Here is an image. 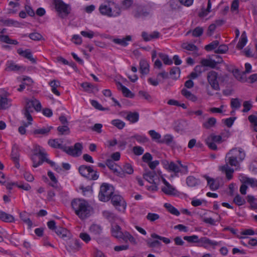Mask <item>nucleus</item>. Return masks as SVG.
I'll list each match as a JSON object with an SVG mask.
<instances>
[{"mask_svg": "<svg viewBox=\"0 0 257 257\" xmlns=\"http://www.w3.org/2000/svg\"><path fill=\"white\" fill-rule=\"evenodd\" d=\"M75 214L81 219H84L90 215L92 207L88 202L82 199H74L71 203Z\"/></svg>", "mask_w": 257, "mask_h": 257, "instance_id": "obj_1", "label": "nucleus"}, {"mask_svg": "<svg viewBox=\"0 0 257 257\" xmlns=\"http://www.w3.org/2000/svg\"><path fill=\"white\" fill-rule=\"evenodd\" d=\"M225 160L226 164L223 166H220L219 170L225 173L226 178L228 180H230L232 178V174L234 172V170L231 168L229 165L232 167L239 168L240 162L238 160H236L232 155H229L228 152L226 155Z\"/></svg>", "mask_w": 257, "mask_h": 257, "instance_id": "obj_2", "label": "nucleus"}, {"mask_svg": "<svg viewBox=\"0 0 257 257\" xmlns=\"http://www.w3.org/2000/svg\"><path fill=\"white\" fill-rule=\"evenodd\" d=\"M113 5V3L101 4L99 8V12L101 15L108 17H116L119 16L121 13L120 9L116 6H115L114 8L111 7V5Z\"/></svg>", "mask_w": 257, "mask_h": 257, "instance_id": "obj_3", "label": "nucleus"}, {"mask_svg": "<svg viewBox=\"0 0 257 257\" xmlns=\"http://www.w3.org/2000/svg\"><path fill=\"white\" fill-rule=\"evenodd\" d=\"M78 171L82 176L89 180H96L99 177L97 171L90 166L81 165L79 167Z\"/></svg>", "mask_w": 257, "mask_h": 257, "instance_id": "obj_4", "label": "nucleus"}, {"mask_svg": "<svg viewBox=\"0 0 257 257\" xmlns=\"http://www.w3.org/2000/svg\"><path fill=\"white\" fill-rule=\"evenodd\" d=\"M113 193V187L106 183H103L100 187L98 194L99 199L101 201H108Z\"/></svg>", "mask_w": 257, "mask_h": 257, "instance_id": "obj_5", "label": "nucleus"}, {"mask_svg": "<svg viewBox=\"0 0 257 257\" xmlns=\"http://www.w3.org/2000/svg\"><path fill=\"white\" fill-rule=\"evenodd\" d=\"M55 9L61 18L66 17L70 13L71 9L68 5L65 4L61 0H53Z\"/></svg>", "mask_w": 257, "mask_h": 257, "instance_id": "obj_6", "label": "nucleus"}, {"mask_svg": "<svg viewBox=\"0 0 257 257\" xmlns=\"http://www.w3.org/2000/svg\"><path fill=\"white\" fill-rule=\"evenodd\" d=\"M207 80L212 89L218 91L220 90L219 84V74L214 70H211L207 73Z\"/></svg>", "mask_w": 257, "mask_h": 257, "instance_id": "obj_7", "label": "nucleus"}, {"mask_svg": "<svg viewBox=\"0 0 257 257\" xmlns=\"http://www.w3.org/2000/svg\"><path fill=\"white\" fill-rule=\"evenodd\" d=\"M82 148V144L80 143H77L74 145V148L64 146L62 150L69 155L78 157L81 154Z\"/></svg>", "mask_w": 257, "mask_h": 257, "instance_id": "obj_8", "label": "nucleus"}, {"mask_svg": "<svg viewBox=\"0 0 257 257\" xmlns=\"http://www.w3.org/2000/svg\"><path fill=\"white\" fill-rule=\"evenodd\" d=\"M157 177V174L154 171H148L143 174V178L146 180L150 183L154 184V189H153L154 191L157 190L158 189L157 183L155 182V178Z\"/></svg>", "mask_w": 257, "mask_h": 257, "instance_id": "obj_9", "label": "nucleus"}, {"mask_svg": "<svg viewBox=\"0 0 257 257\" xmlns=\"http://www.w3.org/2000/svg\"><path fill=\"white\" fill-rule=\"evenodd\" d=\"M5 70L6 71H25L26 68L23 66L16 64L13 61H8L6 63Z\"/></svg>", "mask_w": 257, "mask_h": 257, "instance_id": "obj_10", "label": "nucleus"}, {"mask_svg": "<svg viewBox=\"0 0 257 257\" xmlns=\"http://www.w3.org/2000/svg\"><path fill=\"white\" fill-rule=\"evenodd\" d=\"M228 153L229 155H232L240 162H242L245 157V154L242 149L234 148L230 150Z\"/></svg>", "mask_w": 257, "mask_h": 257, "instance_id": "obj_11", "label": "nucleus"}, {"mask_svg": "<svg viewBox=\"0 0 257 257\" xmlns=\"http://www.w3.org/2000/svg\"><path fill=\"white\" fill-rule=\"evenodd\" d=\"M162 181L165 186L162 188V191L165 194L168 195H176L177 192L176 189L169 184L164 178H162Z\"/></svg>", "mask_w": 257, "mask_h": 257, "instance_id": "obj_12", "label": "nucleus"}, {"mask_svg": "<svg viewBox=\"0 0 257 257\" xmlns=\"http://www.w3.org/2000/svg\"><path fill=\"white\" fill-rule=\"evenodd\" d=\"M164 168L170 172L178 173L181 171L180 167L174 162H169L167 161L162 162Z\"/></svg>", "mask_w": 257, "mask_h": 257, "instance_id": "obj_13", "label": "nucleus"}, {"mask_svg": "<svg viewBox=\"0 0 257 257\" xmlns=\"http://www.w3.org/2000/svg\"><path fill=\"white\" fill-rule=\"evenodd\" d=\"M17 53L21 56L29 60L32 63H36V60L33 57L32 54L30 49L23 50L22 48H19L17 50Z\"/></svg>", "mask_w": 257, "mask_h": 257, "instance_id": "obj_14", "label": "nucleus"}, {"mask_svg": "<svg viewBox=\"0 0 257 257\" xmlns=\"http://www.w3.org/2000/svg\"><path fill=\"white\" fill-rule=\"evenodd\" d=\"M55 232L63 239H69L71 237L70 232L67 229L62 227H58V228H56Z\"/></svg>", "mask_w": 257, "mask_h": 257, "instance_id": "obj_15", "label": "nucleus"}, {"mask_svg": "<svg viewBox=\"0 0 257 257\" xmlns=\"http://www.w3.org/2000/svg\"><path fill=\"white\" fill-rule=\"evenodd\" d=\"M106 165L111 170L113 171L114 173L117 174V175L120 177H123V174L121 172H119L116 168L117 166L116 164L110 159H108L106 162Z\"/></svg>", "mask_w": 257, "mask_h": 257, "instance_id": "obj_16", "label": "nucleus"}, {"mask_svg": "<svg viewBox=\"0 0 257 257\" xmlns=\"http://www.w3.org/2000/svg\"><path fill=\"white\" fill-rule=\"evenodd\" d=\"M111 201L113 205L118 210H120L119 207L122 205V203L123 202L122 197L118 195H114L112 196Z\"/></svg>", "mask_w": 257, "mask_h": 257, "instance_id": "obj_17", "label": "nucleus"}, {"mask_svg": "<svg viewBox=\"0 0 257 257\" xmlns=\"http://www.w3.org/2000/svg\"><path fill=\"white\" fill-rule=\"evenodd\" d=\"M204 177L206 179L208 185L212 190H216L219 188V185L218 182L213 178H210L207 175H204Z\"/></svg>", "mask_w": 257, "mask_h": 257, "instance_id": "obj_18", "label": "nucleus"}, {"mask_svg": "<svg viewBox=\"0 0 257 257\" xmlns=\"http://www.w3.org/2000/svg\"><path fill=\"white\" fill-rule=\"evenodd\" d=\"M198 242L201 243L204 247H207L208 245L215 246L219 244L218 242L213 241L206 237H202L199 239Z\"/></svg>", "mask_w": 257, "mask_h": 257, "instance_id": "obj_19", "label": "nucleus"}, {"mask_svg": "<svg viewBox=\"0 0 257 257\" xmlns=\"http://www.w3.org/2000/svg\"><path fill=\"white\" fill-rule=\"evenodd\" d=\"M52 128V126H47L36 129L33 131V134L34 135H42L43 136H47Z\"/></svg>", "mask_w": 257, "mask_h": 257, "instance_id": "obj_20", "label": "nucleus"}, {"mask_svg": "<svg viewBox=\"0 0 257 257\" xmlns=\"http://www.w3.org/2000/svg\"><path fill=\"white\" fill-rule=\"evenodd\" d=\"M140 70L142 74H147L149 72V65L147 61L142 59L140 62Z\"/></svg>", "mask_w": 257, "mask_h": 257, "instance_id": "obj_21", "label": "nucleus"}, {"mask_svg": "<svg viewBox=\"0 0 257 257\" xmlns=\"http://www.w3.org/2000/svg\"><path fill=\"white\" fill-rule=\"evenodd\" d=\"M11 105V100L5 96L0 95V110L5 109Z\"/></svg>", "mask_w": 257, "mask_h": 257, "instance_id": "obj_22", "label": "nucleus"}, {"mask_svg": "<svg viewBox=\"0 0 257 257\" xmlns=\"http://www.w3.org/2000/svg\"><path fill=\"white\" fill-rule=\"evenodd\" d=\"M181 94L185 97L187 99L193 101L195 102L197 100V97L192 94L190 91L183 88L181 90Z\"/></svg>", "mask_w": 257, "mask_h": 257, "instance_id": "obj_23", "label": "nucleus"}, {"mask_svg": "<svg viewBox=\"0 0 257 257\" xmlns=\"http://www.w3.org/2000/svg\"><path fill=\"white\" fill-rule=\"evenodd\" d=\"M247 41V36L245 31L243 32L241 35V38L236 45V48L238 49H242L246 45Z\"/></svg>", "mask_w": 257, "mask_h": 257, "instance_id": "obj_24", "label": "nucleus"}, {"mask_svg": "<svg viewBox=\"0 0 257 257\" xmlns=\"http://www.w3.org/2000/svg\"><path fill=\"white\" fill-rule=\"evenodd\" d=\"M69 247L70 250L67 249L68 251H70L71 250H73L74 251H78L81 248V245L78 240L75 239L70 242Z\"/></svg>", "mask_w": 257, "mask_h": 257, "instance_id": "obj_25", "label": "nucleus"}, {"mask_svg": "<svg viewBox=\"0 0 257 257\" xmlns=\"http://www.w3.org/2000/svg\"><path fill=\"white\" fill-rule=\"evenodd\" d=\"M132 37L131 36H127L122 39H114L113 42L117 44L120 45L122 46H126L128 44V41H131Z\"/></svg>", "mask_w": 257, "mask_h": 257, "instance_id": "obj_26", "label": "nucleus"}, {"mask_svg": "<svg viewBox=\"0 0 257 257\" xmlns=\"http://www.w3.org/2000/svg\"><path fill=\"white\" fill-rule=\"evenodd\" d=\"M121 228L118 225H114L111 227V233L113 236L116 238L122 237V232L121 231Z\"/></svg>", "mask_w": 257, "mask_h": 257, "instance_id": "obj_27", "label": "nucleus"}, {"mask_svg": "<svg viewBox=\"0 0 257 257\" xmlns=\"http://www.w3.org/2000/svg\"><path fill=\"white\" fill-rule=\"evenodd\" d=\"M186 184L188 186L193 187L199 184V180L195 178L194 177L190 176L186 178Z\"/></svg>", "mask_w": 257, "mask_h": 257, "instance_id": "obj_28", "label": "nucleus"}, {"mask_svg": "<svg viewBox=\"0 0 257 257\" xmlns=\"http://www.w3.org/2000/svg\"><path fill=\"white\" fill-rule=\"evenodd\" d=\"M202 66L209 67L214 68L216 65V62L214 60L207 59H202L200 62Z\"/></svg>", "mask_w": 257, "mask_h": 257, "instance_id": "obj_29", "label": "nucleus"}, {"mask_svg": "<svg viewBox=\"0 0 257 257\" xmlns=\"http://www.w3.org/2000/svg\"><path fill=\"white\" fill-rule=\"evenodd\" d=\"M49 85L51 87V90L55 94L59 96L60 93L57 89V87L60 86V82L58 80H53L49 82Z\"/></svg>", "mask_w": 257, "mask_h": 257, "instance_id": "obj_30", "label": "nucleus"}, {"mask_svg": "<svg viewBox=\"0 0 257 257\" xmlns=\"http://www.w3.org/2000/svg\"><path fill=\"white\" fill-rule=\"evenodd\" d=\"M20 216L23 222L27 224L29 228H31L32 226L33 223L29 217L28 214L26 212L24 211L20 213Z\"/></svg>", "mask_w": 257, "mask_h": 257, "instance_id": "obj_31", "label": "nucleus"}, {"mask_svg": "<svg viewBox=\"0 0 257 257\" xmlns=\"http://www.w3.org/2000/svg\"><path fill=\"white\" fill-rule=\"evenodd\" d=\"M0 41L9 44L17 45L18 44L17 40L11 39L8 35H0Z\"/></svg>", "mask_w": 257, "mask_h": 257, "instance_id": "obj_32", "label": "nucleus"}, {"mask_svg": "<svg viewBox=\"0 0 257 257\" xmlns=\"http://www.w3.org/2000/svg\"><path fill=\"white\" fill-rule=\"evenodd\" d=\"M33 155L40 156L41 157L44 158V157H46L47 154L43 151L40 146L36 145L34 147V154Z\"/></svg>", "mask_w": 257, "mask_h": 257, "instance_id": "obj_33", "label": "nucleus"}, {"mask_svg": "<svg viewBox=\"0 0 257 257\" xmlns=\"http://www.w3.org/2000/svg\"><path fill=\"white\" fill-rule=\"evenodd\" d=\"M139 114L138 112H130L126 116V118L133 123L136 122L138 121Z\"/></svg>", "mask_w": 257, "mask_h": 257, "instance_id": "obj_34", "label": "nucleus"}, {"mask_svg": "<svg viewBox=\"0 0 257 257\" xmlns=\"http://www.w3.org/2000/svg\"><path fill=\"white\" fill-rule=\"evenodd\" d=\"M243 183L249 185L252 187H257V180L254 178H250L245 177L243 178Z\"/></svg>", "mask_w": 257, "mask_h": 257, "instance_id": "obj_35", "label": "nucleus"}, {"mask_svg": "<svg viewBox=\"0 0 257 257\" xmlns=\"http://www.w3.org/2000/svg\"><path fill=\"white\" fill-rule=\"evenodd\" d=\"M146 243L148 247L150 248L159 247L161 245V242L158 240H152L151 239H147Z\"/></svg>", "mask_w": 257, "mask_h": 257, "instance_id": "obj_36", "label": "nucleus"}, {"mask_svg": "<svg viewBox=\"0 0 257 257\" xmlns=\"http://www.w3.org/2000/svg\"><path fill=\"white\" fill-rule=\"evenodd\" d=\"M57 131L60 135H69L70 133V128L68 125L59 126L57 127Z\"/></svg>", "mask_w": 257, "mask_h": 257, "instance_id": "obj_37", "label": "nucleus"}, {"mask_svg": "<svg viewBox=\"0 0 257 257\" xmlns=\"http://www.w3.org/2000/svg\"><path fill=\"white\" fill-rule=\"evenodd\" d=\"M89 230L94 234L99 235L101 232L102 228L100 225L94 224L90 226Z\"/></svg>", "mask_w": 257, "mask_h": 257, "instance_id": "obj_38", "label": "nucleus"}, {"mask_svg": "<svg viewBox=\"0 0 257 257\" xmlns=\"http://www.w3.org/2000/svg\"><path fill=\"white\" fill-rule=\"evenodd\" d=\"M216 122V120L214 117L209 118L207 121L203 123V126L207 129L213 126Z\"/></svg>", "mask_w": 257, "mask_h": 257, "instance_id": "obj_39", "label": "nucleus"}, {"mask_svg": "<svg viewBox=\"0 0 257 257\" xmlns=\"http://www.w3.org/2000/svg\"><path fill=\"white\" fill-rule=\"evenodd\" d=\"M38 156L33 155L32 156V160L33 162V167L34 168H36L38 166L42 165L44 162V158L43 157H40L39 158V160H37Z\"/></svg>", "mask_w": 257, "mask_h": 257, "instance_id": "obj_40", "label": "nucleus"}, {"mask_svg": "<svg viewBox=\"0 0 257 257\" xmlns=\"http://www.w3.org/2000/svg\"><path fill=\"white\" fill-rule=\"evenodd\" d=\"M211 7V0H208L207 3V7L206 9H202L201 12H200L199 14V16L200 17H204L208 15V14L210 12V9Z\"/></svg>", "mask_w": 257, "mask_h": 257, "instance_id": "obj_41", "label": "nucleus"}, {"mask_svg": "<svg viewBox=\"0 0 257 257\" xmlns=\"http://www.w3.org/2000/svg\"><path fill=\"white\" fill-rule=\"evenodd\" d=\"M159 56L165 64L170 65L173 64L172 60L170 59L167 55L160 53L159 54Z\"/></svg>", "mask_w": 257, "mask_h": 257, "instance_id": "obj_42", "label": "nucleus"}, {"mask_svg": "<svg viewBox=\"0 0 257 257\" xmlns=\"http://www.w3.org/2000/svg\"><path fill=\"white\" fill-rule=\"evenodd\" d=\"M164 206L165 207V208L167 209L168 211H169L172 214H174L176 216L179 215V211L176 208L173 206L171 204L169 203H165Z\"/></svg>", "mask_w": 257, "mask_h": 257, "instance_id": "obj_43", "label": "nucleus"}, {"mask_svg": "<svg viewBox=\"0 0 257 257\" xmlns=\"http://www.w3.org/2000/svg\"><path fill=\"white\" fill-rule=\"evenodd\" d=\"M48 144L53 148H59L62 150L64 146L59 143L57 139H51L48 141Z\"/></svg>", "mask_w": 257, "mask_h": 257, "instance_id": "obj_44", "label": "nucleus"}, {"mask_svg": "<svg viewBox=\"0 0 257 257\" xmlns=\"http://www.w3.org/2000/svg\"><path fill=\"white\" fill-rule=\"evenodd\" d=\"M103 216L109 221H113L117 218L116 216L112 212L108 211H104L102 213Z\"/></svg>", "mask_w": 257, "mask_h": 257, "instance_id": "obj_45", "label": "nucleus"}, {"mask_svg": "<svg viewBox=\"0 0 257 257\" xmlns=\"http://www.w3.org/2000/svg\"><path fill=\"white\" fill-rule=\"evenodd\" d=\"M121 173H123L124 174V173H127L128 174H132L134 172V169L133 168L132 166L126 163L123 166L122 170L120 171ZM124 175H123V177Z\"/></svg>", "mask_w": 257, "mask_h": 257, "instance_id": "obj_46", "label": "nucleus"}, {"mask_svg": "<svg viewBox=\"0 0 257 257\" xmlns=\"http://www.w3.org/2000/svg\"><path fill=\"white\" fill-rule=\"evenodd\" d=\"M111 124L116 127L119 130L122 129L125 125V123L123 121L120 119H113L111 121Z\"/></svg>", "mask_w": 257, "mask_h": 257, "instance_id": "obj_47", "label": "nucleus"}, {"mask_svg": "<svg viewBox=\"0 0 257 257\" xmlns=\"http://www.w3.org/2000/svg\"><path fill=\"white\" fill-rule=\"evenodd\" d=\"M181 47L187 50L193 51L198 50L197 46L193 44L184 43L182 44Z\"/></svg>", "mask_w": 257, "mask_h": 257, "instance_id": "obj_48", "label": "nucleus"}, {"mask_svg": "<svg viewBox=\"0 0 257 257\" xmlns=\"http://www.w3.org/2000/svg\"><path fill=\"white\" fill-rule=\"evenodd\" d=\"M180 73V69L177 67H173L170 71V75H171L172 78L175 79H176L179 77Z\"/></svg>", "mask_w": 257, "mask_h": 257, "instance_id": "obj_49", "label": "nucleus"}, {"mask_svg": "<svg viewBox=\"0 0 257 257\" xmlns=\"http://www.w3.org/2000/svg\"><path fill=\"white\" fill-rule=\"evenodd\" d=\"M219 44V43L218 41H217V40L213 41L210 44L206 45L205 46V49L207 51H210L212 50L215 49L216 48H217V47L218 46Z\"/></svg>", "mask_w": 257, "mask_h": 257, "instance_id": "obj_50", "label": "nucleus"}, {"mask_svg": "<svg viewBox=\"0 0 257 257\" xmlns=\"http://www.w3.org/2000/svg\"><path fill=\"white\" fill-rule=\"evenodd\" d=\"M233 202L238 206H241L245 203V199L239 194H237L233 199Z\"/></svg>", "mask_w": 257, "mask_h": 257, "instance_id": "obj_51", "label": "nucleus"}, {"mask_svg": "<svg viewBox=\"0 0 257 257\" xmlns=\"http://www.w3.org/2000/svg\"><path fill=\"white\" fill-rule=\"evenodd\" d=\"M135 138L140 143H145L148 142L149 139L143 135H135L131 137V139Z\"/></svg>", "mask_w": 257, "mask_h": 257, "instance_id": "obj_52", "label": "nucleus"}, {"mask_svg": "<svg viewBox=\"0 0 257 257\" xmlns=\"http://www.w3.org/2000/svg\"><path fill=\"white\" fill-rule=\"evenodd\" d=\"M208 141H212L214 143H220L221 142L222 137L221 136L215 135L214 134H211L208 137Z\"/></svg>", "mask_w": 257, "mask_h": 257, "instance_id": "obj_53", "label": "nucleus"}, {"mask_svg": "<svg viewBox=\"0 0 257 257\" xmlns=\"http://www.w3.org/2000/svg\"><path fill=\"white\" fill-rule=\"evenodd\" d=\"M203 31L204 29L202 27H197L192 31V34L193 36L199 37L202 35Z\"/></svg>", "mask_w": 257, "mask_h": 257, "instance_id": "obj_54", "label": "nucleus"}, {"mask_svg": "<svg viewBox=\"0 0 257 257\" xmlns=\"http://www.w3.org/2000/svg\"><path fill=\"white\" fill-rule=\"evenodd\" d=\"M151 236L153 238L158 239L162 240L166 244H168L171 241L169 238L160 236L155 233L151 234Z\"/></svg>", "mask_w": 257, "mask_h": 257, "instance_id": "obj_55", "label": "nucleus"}, {"mask_svg": "<svg viewBox=\"0 0 257 257\" xmlns=\"http://www.w3.org/2000/svg\"><path fill=\"white\" fill-rule=\"evenodd\" d=\"M48 176H49L51 180L52 181V183H50V185L54 188H56L58 181L55 176H54L53 173H52L51 171H49L48 172Z\"/></svg>", "mask_w": 257, "mask_h": 257, "instance_id": "obj_56", "label": "nucleus"}, {"mask_svg": "<svg viewBox=\"0 0 257 257\" xmlns=\"http://www.w3.org/2000/svg\"><path fill=\"white\" fill-rule=\"evenodd\" d=\"M149 135L152 137V139L153 140L157 141V142L159 143V141H160L161 139V135L158 133L156 132L154 130H151L149 132Z\"/></svg>", "mask_w": 257, "mask_h": 257, "instance_id": "obj_57", "label": "nucleus"}, {"mask_svg": "<svg viewBox=\"0 0 257 257\" xmlns=\"http://www.w3.org/2000/svg\"><path fill=\"white\" fill-rule=\"evenodd\" d=\"M173 137L170 135H166L164 136L163 140L159 141V143H165L167 145H170L173 141Z\"/></svg>", "mask_w": 257, "mask_h": 257, "instance_id": "obj_58", "label": "nucleus"}, {"mask_svg": "<svg viewBox=\"0 0 257 257\" xmlns=\"http://www.w3.org/2000/svg\"><path fill=\"white\" fill-rule=\"evenodd\" d=\"M228 50V48L227 46L223 44L218 46L217 49L215 51V53L217 54H224Z\"/></svg>", "mask_w": 257, "mask_h": 257, "instance_id": "obj_59", "label": "nucleus"}, {"mask_svg": "<svg viewBox=\"0 0 257 257\" xmlns=\"http://www.w3.org/2000/svg\"><path fill=\"white\" fill-rule=\"evenodd\" d=\"M231 107L232 108L238 109L241 106V103L238 98H232L230 102Z\"/></svg>", "mask_w": 257, "mask_h": 257, "instance_id": "obj_60", "label": "nucleus"}, {"mask_svg": "<svg viewBox=\"0 0 257 257\" xmlns=\"http://www.w3.org/2000/svg\"><path fill=\"white\" fill-rule=\"evenodd\" d=\"M184 239L188 241L189 242H198V236L196 235L192 236H185Z\"/></svg>", "mask_w": 257, "mask_h": 257, "instance_id": "obj_61", "label": "nucleus"}, {"mask_svg": "<svg viewBox=\"0 0 257 257\" xmlns=\"http://www.w3.org/2000/svg\"><path fill=\"white\" fill-rule=\"evenodd\" d=\"M159 218L160 216L158 214L153 213H149L146 216V218L151 222L155 221Z\"/></svg>", "mask_w": 257, "mask_h": 257, "instance_id": "obj_62", "label": "nucleus"}, {"mask_svg": "<svg viewBox=\"0 0 257 257\" xmlns=\"http://www.w3.org/2000/svg\"><path fill=\"white\" fill-rule=\"evenodd\" d=\"M121 91L125 97L129 98L134 97V94L126 87H122V89Z\"/></svg>", "mask_w": 257, "mask_h": 257, "instance_id": "obj_63", "label": "nucleus"}, {"mask_svg": "<svg viewBox=\"0 0 257 257\" xmlns=\"http://www.w3.org/2000/svg\"><path fill=\"white\" fill-rule=\"evenodd\" d=\"M248 120L251 124V126L253 128L255 126H257V116L251 114L248 116Z\"/></svg>", "mask_w": 257, "mask_h": 257, "instance_id": "obj_64", "label": "nucleus"}]
</instances>
